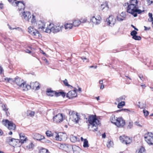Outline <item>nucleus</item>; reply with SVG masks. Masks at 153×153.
<instances>
[{
    "label": "nucleus",
    "mask_w": 153,
    "mask_h": 153,
    "mask_svg": "<svg viewBox=\"0 0 153 153\" xmlns=\"http://www.w3.org/2000/svg\"><path fill=\"white\" fill-rule=\"evenodd\" d=\"M127 4V12L133 15L134 17L137 16V13L140 14L142 12V10L138 9V1H137L130 0L129 2H128Z\"/></svg>",
    "instance_id": "f257e3e1"
},
{
    "label": "nucleus",
    "mask_w": 153,
    "mask_h": 153,
    "mask_svg": "<svg viewBox=\"0 0 153 153\" xmlns=\"http://www.w3.org/2000/svg\"><path fill=\"white\" fill-rule=\"evenodd\" d=\"M87 120L86 123L88 124L89 128L91 131H94L97 130V126L100 124L98 120L95 115H90L88 116V118H86Z\"/></svg>",
    "instance_id": "f03ea898"
},
{
    "label": "nucleus",
    "mask_w": 153,
    "mask_h": 153,
    "mask_svg": "<svg viewBox=\"0 0 153 153\" xmlns=\"http://www.w3.org/2000/svg\"><path fill=\"white\" fill-rule=\"evenodd\" d=\"M63 28V26L61 25L60 24L58 23L56 25H54L52 23H50L46 29L45 32L50 33L51 32L53 33H56L62 31V29Z\"/></svg>",
    "instance_id": "7ed1b4c3"
},
{
    "label": "nucleus",
    "mask_w": 153,
    "mask_h": 153,
    "mask_svg": "<svg viewBox=\"0 0 153 153\" xmlns=\"http://www.w3.org/2000/svg\"><path fill=\"white\" fill-rule=\"evenodd\" d=\"M6 142L13 147L19 146L22 144L19 140L12 138L10 137L6 138Z\"/></svg>",
    "instance_id": "20e7f679"
},
{
    "label": "nucleus",
    "mask_w": 153,
    "mask_h": 153,
    "mask_svg": "<svg viewBox=\"0 0 153 153\" xmlns=\"http://www.w3.org/2000/svg\"><path fill=\"white\" fill-rule=\"evenodd\" d=\"M70 115V120L73 121L75 123H77L80 119L79 117L78 114V113H75L74 111H70L69 112Z\"/></svg>",
    "instance_id": "39448f33"
},
{
    "label": "nucleus",
    "mask_w": 153,
    "mask_h": 153,
    "mask_svg": "<svg viewBox=\"0 0 153 153\" xmlns=\"http://www.w3.org/2000/svg\"><path fill=\"white\" fill-rule=\"evenodd\" d=\"M70 115V120L73 121L75 123H77L80 119L79 117L78 114V113H75L74 111H70L69 112Z\"/></svg>",
    "instance_id": "423d86ee"
},
{
    "label": "nucleus",
    "mask_w": 153,
    "mask_h": 153,
    "mask_svg": "<svg viewBox=\"0 0 153 153\" xmlns=\"http://www.w3.org/2000/svg\"><path fill=\"white\" fill-rule=\"evenodd\" d=\"M30 88L35 90H39L40 88L39 83L37 82H31L30 83V85H28L27 84L25 88L24 89V91L27 90Z\"/></svg>",
    "instance_id": "0eeeda50"
},
{
    "label": "nucleus",
    "mask_w": 153,
    "mask_h": 153,
    "mask_svg": "<svg viewBox=\"0 0 153 153\" xmlns=\"http://www.w3.org/2000/svg\"><path fill=\"white\" fill-rule=\"evenodd\" d=\"M144 137L146 142L150 145H153V134L148 132L144 135Z\"/></svg>",
    "instance_id": "6e6552de"
},
{
    "label": "nucleus",
    "mask_w": 153,
    "mask_h": 153,
    "mask_svg": "<svg viewBox=\"0 0 153 153\" xmlns=\"http://www.w3.org/2000/svg\"><path fill=\"white\" fill-rule=\"evenodd\" d=\"M53 137L57 140L61 141L65 140L67 138L65 134L60 132L58 134L55 133L53 134Z\"/></svg>",
    "instance_id": "1a4fd4ad"
},
{
    "label": "nucleus",
    "mask_w": 153,
    "mask_h": 153,
    "mask_svg": "<svg viewBox=\"0 0 153 153\" xmlns=\"http://www.w3.org/2000/svg\"><path fill=\"white\" fill-rule=\"evenodd\" d=\"M90 20L93 25H97L101 22L102 18L99 15H97L96 16H93L91 17Z\"/></svg>",
    "instance_id": "9d476101"
},
{
    "label": "nucleus",
    "mask_w": 153,
    "mask_h": 153,
    "mask_svg": "<svg viewBox=\"0 0 153 153\" xmlns=\"http://www.w3.org/2000/svg\"><path fill=\"white\" fill-rule=\"evenodd\" d=\"M28 32L34 37L36 38H38L41 37V36L37 30L34 29L32 27L30 26L28 28Z\"/></svg>",
    "instance_id": "9b49d317"
},
{
    "label": "nucleus",
    "mask_w": 153,
    "mask_h": 153,
    "mask_svg": "<svg viewBox=\"0 0 153 153\" xmlns=\"http://www.w3.org/2000/svg\"><path fill=\"white\" fill-rule=\"evenodd\" d=\"M2 123L10 130H14L16 128V125L12 122L6 120L5 121H3Z\"/></svg>",
    "instance_id": "f8f14e48"
},
{
    "label": "nucleus",
    "mask_w": 153,
    "mask_h": 153,
    "mask_svg": "<svg viewBox=\"0 0 153 153\" xmlns=\"http://www.w3.org/2000/svg\"><path fill=\"white\" fill-rule=\"evenodd\" d=\"M120 141L124 144H128L132 142V140L130 137L125 135L121 136L120 137Z\"/></svg>",
    "instance_id": "ddd939ff"
},
{
    "label": "nucleus",
    "mask_w": 153,
    "mask_h": 153,
    "mask_svg": "<svg viewBox=\"0 0 153 153\" xmlns=\"http://www.w3.org/2000/svg\"><path fill=\"white\" fill-rule=\"evenodd\" d=\"M15 82L17 85H19L21 88L23 89V90H24V89L25 88L24 86L26 85L27 83L24 82L22 79L18 78H16Z\"/></svg>",
    "instance_id": "4468645a"
},
{
    "label": "nucleus",
    "mask_w": 153,
    "mask_h": 153,
    "mask_svg": "<svg viewBox=\"0 0 153 153\" xmlns=\"http://www.w3.org/2000/svg\"><path fill=\"white\" fill-rule=\"evenodd\" d=\"M37 27L41 31L45 32V23L44 22L40 21L37 22L36 23Z\"/></svg>",
    "instance_id": "2eb2a0df"
},
{
    "label": "nucleus",
    "mask_w": 153,
    "mask_h": 153,
    "mask_svg": "<svg viewBox=\"0 0 153 153\" xmlns=\"http://www.w3.org/2000/svg\"><path fill=\"white\" fill-rule=\"evenodd\" d=\"M106 21L107 24L111 26H113L116 22V19L114 16H110L107 19Z\"/></svg>",
    "instance_id": "dca6fc26"
},
{
    "label": "nucleus",
    "mask_w": 153,
    "mask_h": 153,
    "mask_svg": "<svg viewBox=\"0 0 153 153\" xmlns=\"http://www.w3.org/2000/svg\"><path fill=\"white\" fill-rule=\"evenodd\" d=\"M115 125L118 127L122 128L125 125V121L122 117H118L117 120Z\"/></svg>",
    "instance_id": "f3484780"
},
{
    "label": "nucleus",
    "mask_w": 153,
    "mask_h": 153,
    "mask_svg": "<svg viewBox=\"0 0 153 153\" xmlns=\"http://www.w3.org/2000/svg\"><path fill=\"white\" fill-rule=\"evenodd\" d=\"M22 17L26 21H29L30 19L31 18L32 15L28 11L22 12Z\"/></svg>",
    "instance_id": "a211bd4d"
},
{
    "label": "nucleus",
    "mask_w": 153,
    "mask_h": 153,
    "mask_svg": "<svg viewBox=\"0 0 153 153\" xmlns=\"http://www.w3.org/2000/svg\"><path fill=\"white\" fill-rule=\"evenodd\" d=\"M53 121L56 123L62 122L63 120L62 114H59L54 117L53 118Z\"/></svg>",
    "instance_id": "6ab92c4d"
},
{
    "label": "nucleus",
    "mask_w": 153,
    "mask_h": 153,
    "mask_svg": "<svg viewBox=\"0 0 153 153\" xmlns=\"http://www.w3.org/2000/svg\"><path fill=\"white\" fill-rule=\"evenodd\" d=\"M77 90V89L74 88L73 90L69 91L67 94V97L70 99L76 97L77 96V94L76 93Z\"/></svg>",
    "instance_id": "aec40b11"
},
{
    "label": "nucleus",
    "mask_w": 153,
    "mask_h": 153,
    "mask_svg": "<svg viewBox=\"0 0 153 153\" xmlns=\"http://www.w3.org/2000/svg\"><path fill=\"white\" fill-rule=\"evenodd\" d=\"M32 137L34 139L39 141L42 140L44 138V136L37 133L33 134Z\"/></svg>",
    "instance_id": "412c9836"
},
{
    "label": "nucleus",
    "mask_w": 153,
    "mask_h": 153,
    "mask_svg": "<svg viewBox=\"0 0 153 153\" xmlns=\"http://www.w3.org/2000/svg\"><path fill=\"white\" fill-rule=\"evenodd\" d=\"M16 3L17 6L19 7L18 9L19 10H20L22 9H23V10H24L25 8V5L23 2L21 1H18L17 2H16Z\"/></svg>",
    "instance_id": "4be33fe9"
},
{
    "label": "nucleus",
    "mask_w": 153,
    "mask_h": 153,
    "mask_svg": "<svg viewBox=\"0 0 153 153\" xmlns=\"http://www.w3.org/2000/svg\"><path fill=\"white\" fill-rule=\"evenodd\" d=\"M63 27H64L66 31H68L72 29L73 27V25L72 23H67L64 25Z\"/></svg>",
    "instance_id": "5701e85b"
},
{
    "label": "nucleus",
    "mask_w": 153,
    "mask_h": 153,
    "mask_svg": "<svg viewBox=\"0 0 153 153\" xmlns=\"http://www.w3.org/2000/svg\"><path fill=\"white\" fill-rule=\"evenodd\" d=\"M21 143V144L24 143L26 141L27 138L25 137L24 134L22 133L19 134Z\"/></svg>",
    "instance_id": "b1692460"
},
{
    "label": "nucleus",
    "mask_w": 153,
    "mask_h": 153,
    "mask_svg": "<svg viewBox=\"0 0 153 153\" xmlns=\"http://www.w3.org/2000/svg\"><path fill=\"white\" fill-rule=\"evenodd\" d=\"M125 15L123 12L121 13V14L118 15L117 16V21H122L124 20L125 17Z\"/></svg>",
    "instance_id": "393cba45"
},
{
    "label": "nucleus",
    "mask_w": 153,
    "mask_h": 153,
    "mask_svg": "<svg viewBox=\"0 0 153 153\" xmlns=\"http://www.w3.org/2000/svg\"><path fill=\"white\" fill-rule=\"evenodd\" d=\"M70 139L71 141L73 143H75L77 141H79V139L77 137L74 136L73 135L70 136Z\"/></svg>",
    "instance_id": "a878e982"
},
{
    "label": "nucleus",
    "mask_w": 153,
    "mask_h": 153,
    "mask_svg": "<svg viewBox=\"0 0 153 153\" xmlns=\"http://www.w3.org/2000/svg\"><path fill=\"white\" fill-rule=\"evenodd\" d=\"M118 118L115 117V115H112L111 117L110 120L112 123L115 125Z\"/></svg>",
    "instance_id": "bb28decb"
},
{
    "label": "nucleus",
    "mask_w": 153,
    "mask_h": 153,
    "mask_svg": "<svg viewBox=\"0 0 153 153\" xmlns=\"http://www.w3.org/2000/svg\"><path fill=\"white\" fill-rule=\"evenodd\" d=\"M55 93L56 91H52L50 89H48L47 91V95L51 97L54 96Z\"/></svg>",
    "instance_id": "cd10ccee"
},
{
    "label": "nucleus",
    "mask_w": 153,
    "mask_h": 153,
    "mask_svg": "<svg viewBox=\"0 0 153 153\" xmlns=\"http://www.w3.org/2000/svg\"><path fill=\"white\" fill-rule=\"evenodd\" d=\"M105 8L107 10H108V4L106 2L101 4V9L102 10H103Z\"/></svg>",
    "instance_id": "c85d7f7f"
},
{
    "label": "nucleus",
    "mask_w": 153,
    "mask_h": 153,
    "mask_svg": "<svg viewBox=\"0 0 153 153\" xmlns=\"http://www.w3.org/2000/svg\"><path fill=\"white\" fill-rule=\"evenodd\" d=\"M3 80L4 82H13V80L12 79L8 78L7 77H5L3 78Z\"/></svg>",
    "instance_id": "c756f323"
},
{
    "label": "nucleus",
    "mask_w": 153,
    "mask_h": 153,
    "mask_svg": "<svg viewBox=\"0 0 153 153\" xmlns=\"http://www.w3.org/2000/svg\"><path fill=\"white\" fill-rule=\"evenodd\" d=\"M81 21L79 20H75L73 22V26L74 27H77L80 24Z\"/></svg>",
    "instance_id": "7c9ffc66"
},
{
    "label": "nucleus",
    "mask_w": 153,
    "mask_h": 153,
    "mask_svg": "<svg viewBox=\"0 0 153 153\" xmlns=\"http://www.w3.org/2000/svg\"><path fill=\"white\" fill-rule=\"evenodd\" d=\"M35 112L34 111L28 110L27 111V115L30 117H32L34 115Z\"/></svg>",
    "instance_id": "2f4dec72"
},
{
    "label": "nucleus",
    "mask_w": 153,
    "mask_h": 153,
    "mask_svg": "<svg viewBox=\"0 0 153 153\" xmlns=\"http://www.w3.org/2000/svg\"><path fill=\"white\" fill-rule=\"evenodd\" d=\"M126 98V97L125 95L122 96L119 98H117L116 99V101L118 102H120L122 100H125V99Z\"/></svg>",
    "instance_id": "473e14b6"
},
{
    "label": "nucleus",
    "mask_w": 153,
    "mask_h": 153,
    "mask_svg": "<svg viewBox=\"0 0 153 153\" xmlns=\"http://www.w3.org/2000/svg\"><path fill=\"white\" fill-rule=\"evenodd\" d=\"M113 145V143L112 141L111 140H108V141L107 146L108 148H110L112 147Z\"/></svg>",
    "instance_id": "72a5a7b5"
},
{
    "label": "nucleus",
    "mask_w": 153,
    "mask_h": 153,
    "mask_svg": "<svg viewBox=\"0 0 153 153\" xmlns=\"http://www.w3.org/2000/svg\"><path fill=\"white\" fill-rule=\"evenodd\" d=\"M125 105V102L124 101H121L119 102L118 105L117 107L118 108H122L123 106Z\"/></svg>",
    "instance_id": "f704fd0d"
},
{
    "label": "nucleus",
    "mask_w": 153,
    "mask_h": 153,
    "mask_svg": "<svg viewBox=\"0 0 153 153\" xmlns=\"http://www.w3.org/2000/svg\"><path fill=\"white\" fill-rule=\"evenodd\" d=\"M83 146L85 148L88 147L89 146L88 141L86 139H84Z\"/></svg>",
    "instance_id": "c9c22d12"
},
{
    "label": "nucleus",
    "mask_w": 153,
    "mask_h": 153,
    "mask_svg": "<svg viewBox=\"0 0 153 153\" xmlns=\"http://www.w3.org/2000/svg\"><path fill=\"white\" fill-rule=\"evenodd\" d=\"M39 153H49V152L48 150L45 149H42L39 150Z\"/></svg>",
    "instance_id": "e433bc0d"
},
{
    "label": "nucleus",
    "mask_w": 153,
    "mask_h": 153,
    "mask_svg": "<svg viewBox=\"0 0 153 153\" xmlns=\"http://www.w3.org/2000/svg\"><path fill=\"white\" fill-rule=\"evenodd\" d=\"M149 16V17L148 19V21L149 22H152L153 21V18L152 17V14L151 13H149L148 14Z\"/></svg>",
    "instance_id": "4c0bfd02"
},
{
    "label": "nucleus",
    "mask_w": 153,
    "mask_h": 153,
    "mask_svg": "<svg viewBox=\"0 0 153 153\" xmlns=\"http://www.w3.org/2000/svg\"><path fill=\"white\" fill-rule=\"evenodd\" d=\"M46 134L47 136L49 137L51 136L53 137V134H52L51 131H48L46 132Z\"/></svg>",
    "instance_id": "58836bf2"
},
{
    "label": "nucleus",
    "mask_w": 153,
    "mask_h": 153,
    "mask_svg": "<svg viewBox=\"0 0 153 153\" xmlns=\"http://www.w3.org/2000/svg\"><path fill=\"white\" fill-rule=\"evenodd\" d=\"M137 105L138 107L141 108H142L145 107V105L142 103L141 104V102H138Z\"/></svg>",
    "instance_id": "ea45409f"
},
{
    "label": "nucleus",
    "mask_w": 153,
    "mask_h": 153,
    "mask_svg": "<svg viewBox=\"0 0 153 153\" xmlns=\"http://www.w3.org/2000/svg\"><path fill=\"white\" fill-rule=\"evenodd\" d=\"M63 82H64V84H65V86H70L71 87L73 88V87L72 86L70 85H69L68 84V81H67V79H65V80L63 81Z\"/></svg>",
    "instance_id": "a19ab883"
},
{
    "label": "nucleus",
    "mask_w": 153,
    "mask_h": 153,
    "mask_svg": "<svg viewBox=\"0 0 153 153\" xmlns=\"http://www.w3.org/2000/svg\"><path fill=\"white\" fill-rule=\"evenodd\" d=\"M132 38L136 40H140L141 39V37L140 36L136 35L134 37H132Z\"/></svg>",
    "instance_id": "79ce46f5"
},
{
    "label": "nucleus",
    "mask_w": 153,
    "mask_h": 153,
    "mask_svg": "<svg viewBox=\"0 0 153 153\" xmlns=\"http://www.w3.org/2000/svg\"><path fill=\"white\" fill-rule=\"evenodd\" d=\"M34 146V145L32 143H30L27 146V149H32Z\"/></svg>",
    "instance_id": "37998d69"
},
{
    "label": "nucleus",
    "mask_w": 153,
    "mask_h": 153,
    "mask_svg": "<svg viewBox=\"0 0 153 153\" xmlns=\"http://www.w3.org/2000/svg\"><path fill=\"white\" fill-rule=\"evenodd\" d=\"M31 22L33 24L35 23L36 20L35 16L33 15L32 18L31 19Z\"/></svg>",
    "instance_id": "c03bdc74"
},
{
    "label": "nucleus",
    "mask_w": 153,
    "mask_h": 153,
    "mask_svg": "<svg viewBox=\"0 0 153 153\" xmlns=\"http://www.w3.org/2000/svg\"><path fill=\"white\" fill-rule=\"evenodd\" d=\"M137 34V32L135 30H133L131 33V35L132 36V37H134Z\"/></svg>",
    "instance_id": "a18cd8bd"
},
{
    "label": "nucleus",
    "mask_w": 153,
    "mask_h": 153,
    "mask_svg": "<svg viewBox=\"0 0 153 153\" xmlns=\"http://www.w3.org/2000/svg\"><path fill=\"white\" fill-rule=\"evenodd\" d=\"M143 113L145 117H147L149 114V112L148 111L145 110H143Z\"/></svg>",
    "instance_id": "49530a36"
},
{
    "label": "nucleus",
    "mask_w": 153,
    "mask_h": 153,
    "mask_svg": "<svg viewBox=\"0 0 153 153\" xmlns=\"http://www.w3.org/2000/svg\"><path fill=\"white\" fill-rule=\"evenodd\" d=\"M145 149L144 147H142L140 149L138 153H143L144 152Z\"/></svg>",
    "instance_id": "de8ad7c7"
},
{
    "label": "nucleus",
    "mask_w": 153,
    "mask_h": 153,
    "mask_svg": "<svg viewBox=\"0 0 153 153\" xmlns=\"http://www.w3.org/2000/svg\"><path fill=\"white\" fill-rule=\"evenodd\" d=\"M43 140V142L48 143H51V141L49 140L46 139H45V137H44V139H43L42 140Z\"/></svg>",
    "instance_id": "09e8293b"
},
{
    "label": "nucleus",
    "mask_w": 153,
    "mask_h": 153,
    "mask_svg": "<svg viewBox=\"0 0 153 153\" xmlns=\"http://www.w3.org/2000/svg\"><path fill=\"white\" fill-rule=\"evenodd\" d=\"M133 126V122H129L128 123V128L129 129L131 128Z\"/></svg>",
    "instance_id": "8fccbe9b"
},
{
    "label": "nucleus",
    "mask_w": 153,
    "mask_h": 153,
    "mask_svg": "<svg viewBox=\"0 0 153 153\" xmlns=\"http://www.w3.org/2000/svg\"><path fill=\"white\" fill-rule=\"evenodd\" d=\"M2 108L3 110L6 111L8 110V109L6 107L5 105H2Z\"/></svg>",
    "instance_id": "3c124183"
},
{
    "label": "nucleus",
    "mask_w": 153,
    "mask_h": 153,
    "mask_svg": "<svg viewBox=\"0 0 153 153\" xmlns=\"http://www.w3.org/2000/svg\"><path fill=\"white\" fill-rule=\"evenodd\" d=\"M59 94H60V95L62 96V97H64L65 96V93L63 92H59Z\"/></svg>",
    "instance_id": "603ef678"
},
{
    "label": "nucleus",
    "mask_w": 153,
    "mask_h": 153,
    "mask_svg": "<svg viewBox=\"0 0 153 153\" xmlns=\"http://www.w3.org/2000/svg\"><path fill=\"white\" fill-rule=\"evenodd\" d=\"M120 111H123L126 112H128L130 111V110L127 109H122Z\"/></svg>",
    "instance_id": "864d4df0"
},
{
    "label": "nucleus",
    "mask_w": 153,
    "mask_h": 153,
    "mask_svg": "<svg viewBox=\"0 0 153 153\" xmlns=\"http://www.w3.org/2000/svg\"><path fill=\"white\" fill-rule=\"evenodd\" d=\"M135 124L137 126L139 127H141L142 126L140 124L139 122H135Z\"/></svg>",
    "instance_id": "5fc2aeb1"
},
{
    "label": "nucleus",
    "mask_w": 153,
    "mask_h": 153,
    "mask_svg": "<svg viewBox=\"0 0 153 153\" xmlns=\"http://www.w3.org/2000/svg\"><path fill=\"white\" fill-rule=\"evenodd\" d=\"M147 0V1L148 2V5H150L153 2L152 0Z\"/></svg>",
    "instance_id": "6e6d98bb"
},
{
    "label": "nucleus",
    "mask_w": 153,
    "mask_h": 153,
    "mask_svg": "<svg viewBox=\"0 0 153 153\" xmlns=\"http://www.w3.org/2000/svg\"><path fill=\"white\" fill-rule=\"evenodd\" d=\"M87 19H85L83 20H81V22L82 23H84L86 22Z\"/></svg>",
    "instance_id": "4d7b16f0"
},
{
    "label": "nucleus",
    "mask_w": 153,
    "mask_h": 153,
    "mask_svg": "<svg viewBox=\"0 0 153 153\" xmlns=\"http://www.w3.org/2000/svg\"><path fill=\"white\" fill-rule=\"evenodd\" d=\"M43 60L46 65H48V62L46 59L44 58Z\"/></svg>",
    "instance_id": "13d9d810"
},
{
    "label": "nucleus",
    "mask_w": 153,
    "mask_h": 153,
    "mask_svg": "<svg viewBox=\"0 0 153 153\" xmlns=\"http://www.w3.org/2000/svg\"><path fill=\"white\" fill-rule=\"evenodd\" d=\"M3 4L1 2H0V8L1 9H2L3 7Z\"/></svg>",
    "instance_id": "bf43d9fd"
},
{
    "label": "nucleus",
    "mask_w": 153,
    "mask_h": 153,
    "mask_svg": "<svg viewBox=\"0 0 153 153\" xmlns=\"http://www.w3.org/2000/svg\"><path fill=\"white\" fill-rule=\"evenodd\" d=\"M3 70L1 66H0V74L2 73Z\"/></svg>",
    "instance_id": "052dcab7"
},
{
    "label": "nucleus",
    "mask_w": 153,
    "mask_h": 153,
    "mask_svg": "<svg viewBox=\"0 0 153 153\" xmlns=\"http://www.w3.org/2000/svg\"><path fill=\"white\" fill-rule=\"evenodd\" d=\"M40 52L41 53H42L43 55H46V53H44L42 50H40Z\"/></svg>",
    "instance_id": "680f3d73"
},
{
    "label": "nucleus",
    "mask_w": 153,
    "mask_h": 153,
    "mask_svg": "<svg viewBox=\"0 0 153 153\" xmlns=\"http://www.w3.org/2000/svg\"><path fill=\"white\" fill-rule=\"evenodd\" d=\"M104 88V85L103 84L101 85L100 86V89H103Z\"/></svg>",
    "instance_id": "e2e57ef3"
},
{
    "label": "nucleus",
    "mask_w": 153,
    "mask_h": 153,
    "mask_svg": "<svg viewBox=\"0 0 153 153\" xmlns=\"http://www.w3.org/2000/svg\"><path fill=\"white\" fill-rule=\"evenodd\" d=\"M83 60V61H85V60H87V59L85 57H83L81 58Z\"/></svg>",
    "instance_id": "0e129e2a"
},
{
    "label": "nucleus",
    "mask_w": 153,
    "mask_h": 153,
    "mask_svg": "<svg viewBox=\"0 0 153 153\" xmlns=\"http://www.w3.org/2000/svg\"><path fill=\"white\" fill-rule=\"evenodd\" d=\"M55 95L56 97H58V96H60V94H59V92H56L55 94Z\"/></svg>",
    "instance_id": "69168bd1"
},
{
    "label": "nucleus",
    "mask_w": 153,
    "mask_h": 153,
    "mask_svg": "<svg viewBox=\"0 0 153 153\" xmlns=\"http://www.w3.org/2000/svg\"><path fill=\"white\" fill-rule=\"evenodd\" d=\"M144 27L145 28V30H149L150 29V27H147L145 26H144Z\"/></svg>",
    "instance_id": "338daca9"
},
{
    "label": "nucleus",
    "mask_w": 153,
    "mask_h": 153,
    "mask_svg": "<svg viewBox=\"0 0 153 153\" xmlns=\"http://www.w3.org/2000/svg\"><path fill=\"white\" fill-rule=\"evenodd\" d=\"M99 83L101 85L103 84V80H100V81L99 82Z\"/></svg>",
    "instance_id": "774afa93"
}]
</instances>
